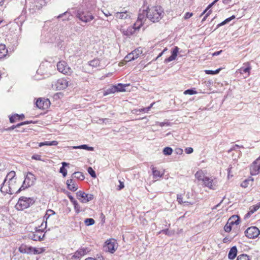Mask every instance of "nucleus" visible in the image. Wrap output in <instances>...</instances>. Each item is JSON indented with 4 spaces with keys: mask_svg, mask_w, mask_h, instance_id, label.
<instances>
[{
    "mask_svg": "<svg viewBox=\"0 0 260 260\" xmlns=\"http://www.w3.org/2000/svg\"><path fill=\"white\" fill-rule=\"evenodd\" d=\"M196 178L201 181L204 187L211 190H215L218 187V181L216 177H209L205 175L202 170L198 171L195 174Z\"/></svg>",
    "mask_w": 260,
    "mask_h": 260,
    "instance_id": "f257e3e1",
    "label": "nucleus"
},
{
    "mask_svg": "<svg viewBox=\"0 0 260 260\" xmlns=\"http://www.w3.org/2000/svg\"><path fill=\"white\" fill-rule=\"evenodd\" d=\"M146 11L147 18L153 22L159 21L162 18L164 13L162 8L159 6L148 8Z\"/></svg>",
    "mask_w": 260,
    "mask_h": 260,
    "instance_id": "f03ea898",
    "label": "nucleus"
},
{
    "mask_svg": "<svg viewBox=\"0 0 260 260\" xmlns=\"http://www.w3.org/2000/svg\"><path fill=\"white\" fill-rule=\"evenodd\" d=\"M143 24V22L141 15H139L137 20L133 26H129L127 28L125 27L124 26H122L120 28V31L123 35L131 36L137 33L141 26H142Z\"/></svg>",
    "mask_w": 260,
    "mask_h": 260,
    "instance_id": "7ed1b4c3",
    "label": "nucleus"
},
{
    "mask_svg": "<svg viewBox=\"0 0 260 260\" xmlns=\"http://www.w3.org/2000/svg\"><path fill=\"white\" fill-rule=\"evenodd\" d=\"M33 203V200L31 198L22 197L19 198L15 207L18 210H23L28 208Z\"/></svg>",
    "mask_w": 260,
    "mask_h": 260,
    "instance_id": "20e7f679",
    "label": "nucleus"
},
{
    "mask_svg": "<svg viewBox=\"0 0 260 260\" xmlns=\"http://www.w3.org/2000/svg\"><path fill=\"white\" fill-rule=\"evenodd\" d=\"M77 17L84 23L90 22L94 18V16L89 11H79L77 14Z\"/></svg>",
    "mask_w": 260,
    "mask_h": 260,
    "instance_id": "39448f33",
    "label": "nucleus"
},
{
    "mask_svg": "<svg viewBox=\"0 0 260 260\" xmlns=\"http://www.w3.org/2000/svg\"><path fill=\"white\" fill-rule=\"evenodd\" d=\"M57 70L67 75H70L72 71L71 68L69 66L67 62L64 60L59 61L57 64Z\"/></svg>",
    "mask_w": 260,
    "mask_h": 260,
    "instance_id": "423d86ee",
    "label": "nucleus"
},
{
    "mask_svg": "<svg viewBox=\"0 0 260 260\" xmlns=\"http://www.w3.org/2000/svg\"><path fill=\"white\" fill-rule=\"evenodd\" d=\"M69 85V81L65 78H60L57 80L52 84V87L56 90H63Z\"/></svg>",
    "mask_w": 260,
    "mask_h": 260,
    "instance_id": "0eeeda50",
    "label": "nucleus"
},
{
    "mask_svg": "<svg viewBox=\"0 0 260 260\" xmlns=\"http://www.w3.org/2000/svg\"><path fill=\"white\" fill-rule=\"evenodd\" d=\"M116 241L113 239L107 240L104 245V250L113 253L117 249Z\"/></svg>",
    "mask_w": 260,
    "mask_h": 260,
    "instance_id": "6e6552de",
    "label": "nucleus"
},
{
    "mask_svg": "<svg viewBox=\"0 0 260 260\" xmlns=\"http://www.w3.org/2000/svg\"><path fill=\"white\" fill-rule=\"evenodd\" d=\"M77 199L82 203H87L94 198V196L90 193H86L82 191H79L76 193Z\"/></svg>",
    "mask_w": 260,
    "mask_h": 260,
    "instance_id": "1a4fd4ad",
    "label": "nucleus"
},
{
    "mask_svg": "<svg viewBox=\"0 0 260 260\" xmlns=\"http://www.w3.org/2000/svg\"><path fill=\"white\" fill-rule=\"evenodd\" d=\"M142 50L140 48H137L128 53L125 57L124 61L129 62L138 58L142 54Z\"/></svg>",
    "mask_w": 260,
    "mask_h": 260,
    "instance_id": "9d476101",
    "label": "nucleus"
},
{
    "mask_svg": "<svg viewBox=\"0 0 260 260\" xmlns=\"http://www.w3.org/2000/svg\"><path fill=\"white\" fill-rule=\"evenodd\" d=\"M44 237L45 234H43V230L36 228L35 232L30 233L28 238L33 241H41Z\"/></svg>",
    "mask_w": 260,
    "mask_h": 260,
    "instance_id": "9b49d317",
    "label": "nucleus"
},
{
    "mask_svg": "<svg viewBox=\"0 0 260 260\" xmlns=\"http://www.w3.org/2000/svg\"><path fill=\"white\" fill-rule=\"evenodd\" d=\"M245 234L248 238L254 239L260 234V231L256 226H251L246 230Z\"/></svg>",
    "mask_w": 260,
    "mask_h": 260,
    "instance_id": "f8f14e48",
    "label": "nucleus"
},
{
    "mask_svg": "<svg viewBox=\"0 0 260 260\" xmlns=\"http://www.w3.org/2000/svg\"><path fill=\"white\" fill-rule=\"evenodd\" d=\"M260 172V156L250 165V173L251 175H256Z\"/></svg>",
    "mask_w": 260,
    "mask_h": 260,
    "instance_id": "ddd939ff",
    "label": "nucleus"
},
{
    "mask_svg": "<svg viewBox=\"0 0 260 260\" xmlns=\"http://www.w3.org/2000/svg\"><path fill=\"white\" fill-rule=\"evenodd\" d=\"M36 105L39 109L45 110L49 107L50 102L49 99L39 98L37 100Z\"/></svg>",
    "mask_w": 260,
    "mask_h": 260,
    "instance_id": "4468645a",
    "label": "nucleus"
},
{
    "mask_svg": "<svg viewBox=\"0 0 260 260\" xmlns=\"http://www.w3.org/2000/svg\"><path fill=\"white\" fill-rule=\"evenodd\" d=\"M9 192L12 194L15 192H18L21 190L23 186L19 187V185L17 184L15 179H10L8 182Z\"/></svg>",
    "mask_w": 260,
    "mask_h": 260,
    "instance_id": "2eb2a0df",
    "label": "nucleus"
},
{
    "mask_svg": "<svg viewBox=\"0 0 260 260\" xmlns=\"http://www.w3.org/2000/svg\"><path fill=\"white\" fill-rule=\"evenodd\" d=\"M188 196V192L187 193L184 192L183 194L178 195L177 201L180 204H186L187 205L192 204V202L189 200Z\"/></svg>",
    "mask_w": 260,
    "mask_h": 260,
    "instance_id": "dca6fc26",
    "label": "nucleus"
},
{
    "mask_svg": "<svg viewBox=\"0 0 260 260\" xmlns=\"http://www.w3.org/2000/svg\"><path fill=\"white\" fill-rule=\"evenodd\" d=\"M36 180L35 176L30 172H28L26 175L23 183L26 186H30L34 184Z\"/></svg>",
    "mask_w": 260,
    "mask_h": 260,
    "instance_id": "f3484780",
    "label": "nucleus"
},
{
    "mask_svg": "<svg viewBox=\"0 0 260 260\" xmlns=\"http://www.w3.org/2000/svg\"><path fill=\"white\" fill-rule=\"evenodd\" d=\"M66 184L68 189L72 191H76L78 188V184L72 177L67 180Z\"/></svg>",
    "mask_w": 260,
    "mask_h": 260,
    "instance_id": "a211bd4d",
    "label": "nucleus"
},
{
    "mask_svg": "<svg viewBox=\"0 0 260 260\" xmlns=\"http://www.w3.org/2000/svg\"><path fill=\"white\" fill-rule=\"evenodd\" d=\"M251 70V67L250 63L249 62H246L243 63V67H241L239 70V73L241 74L247 73V76H249Z\"/></svg>",
    "mask_w": 260,
    "mask_h": 260,
    "instance_id": "6ab92c4d",
    "label": "nucleus"
},
{
    "mask_svg": "<svg viewBox=\"0 0 260 260\" xmlns=\"http://www.w3.org/2000/svg\"><path fill=\"white\" fill-rule=\"evenodd\" d=\"M33 247L22 244L19 248V251L22 253L32 254Z\"/></svg>",
    "mask_w": 260,
    "mask_h": 260,
    "instance_id": "aec40b11",
    "label": "nucleus"
},
{
    "mask_svg": "<svg viewBox=\"0 0 260 260\" xmlns=\"http://www.w3.org/2000/svg\"><path fill=\"white\" fill-rule=\"evenodd\" d=\"M90 250L89 249V248L87 247L80 248L78 250L76 251V252L75 253L74 256L76 257L79 258L80 256L86 254Z\"/></svg>",
    "mask_w": 260,
    "mask_h": 260,
    "instance_id": "412c9836",
    "label": "nucleus"
},
{
    "mask_svg": "<svg viewBox=\"0 0 260 260\" xmlns=\"http://www.w3.org/2000/svg\"><path fill=\"white\" fill-rule=\"evenodd\" d=\"M179 52V48L178 47H175L172 51V54L168 58L166 59V61L170 62L176 58L177 54Z\"/></svg>",
    "mask_w": 260,
    "mask_h": 260,
    "instance_id": "4be33fe9",
    "label": "nucleus"
},
{
    "mask_svg": "<svg viewBox=\"0 0 260 260\" xmlns=\"http://www.w3.org/2000/svg\"><path fill=\"white\" fill-rule=\"evenodd\" d=\"M8 52V49L4 44L0 43V59L6 56Z\"/></svg>",
    "mask_w": 260,
    "mask_h": 260,
    "instance_id": "5701e85b",
    "label": "nucleus"
},
{
    "mask_svg": "<svg viewBox=\"0 0 260 260\" xmlns=\"http://www.w3.org/2000/svg\"><path fill=\"white\" fill-rule=\"evenodd\" d=\"M228 221L230 225H237L239 223L240 217L238 215H233L229 219Z\"/></svg>",
    "mask_w": 260,
    "mask_h": 260,
    "instance_id": "b1692460",
    "label": "nucleus"
},
{
    "mask_svg": "<svg viewBox=\"0 0 260 260\" xmlns=\"http://www.w3.org/2000/svg\"><path fill=\"white\" fill-rule=\"evenodd\" d=\"M237 254V248L236 246H233L230 250L228 254V257L230 259H234Z\"/></svg>",
    "mask_w": 260,
    "mask_h": 260,
    "instance_id": "393cba45",
    "label": "nucleus"
},
{
    "mask_svg": "<svg viewBox=\"0 0 260 260\" xmlns=\"http://www.w3.org/2000/svg\"><path fill=\"white\" fill-rule=\"evenodd\" d=\"M12 225L10 223H7L5 225V228H3V234L5 236H9L12 234L11 233Z\"/></svg>",
    "mask_w": 260,
    "mask_h": 260,
    "instance_id": "a878e982",
    "label": "nucleus"
},
{
    "mask_svg": "<svg viewBox=\"0 0 260 260\" xmlns=\"http://www.w3.org/2000/svg\"><path fill=\"white\" fill-rule=\"evenodd\" d=\"M129 84H122L121 83H118L114 85L115 89L116 92H124L125 91V87L128 86Z\"/></svg>",
    "mask_w": 260,
    "mask_h": 260,
    "instance_id": "bb28decb",
    "label": "nucleus"
},
{
    "mask_svg": "<svg viewBox=\"0 0 260 260\" xmlns=\"http://www.w3.org/2000/svg\"><path fill=\"white\" fill-rule=\"evenodd\" d=\"M115 17L117 19H126L129 17V15L127 14V12H117L115 13Z\"/></svg>",
    "mask_w": 260,
    "mask_h": 260,
    "instance_id": "cd10ccee",
    "label": "nucleus"
},
{
    "mask_svg": "<svg viewBox=\"0 0 260 260\" xmlns=\"http://www.w3.org/2000/svg\"><path fill=\"white\" fill-rule=\"evenodd\" d=\"M71 177L73 179L76 178L79 180H83L85 177L83 174L80 172H75L71 176Z\"/></svg>",
    "mask_w": 260,
    "mask_h": 260,
    "instance_id": "c85d7f7f",
    "label": "nucleus"
},
{
    "mask_svg": "<svg viewBox=\"0 0 260 260\" xmlns=\"http://www.w3.org/2000/svg\"><path fill=\"white\" fill-rule=\"evenodd\" d=\"M152 174L154 178L158 179L161 178L163 176V173H161L160 171L158 170L156 168L153 167L152 169Z\"/></svg>",
    "mask_w": 260,
    "mask_h": 260,
    "instance_id": "c756f323",
    "label": "nucleus"
},
{
    "mask_svg": "<svg viewBox=\"0 0 260 260\" xmlns=\"http://www.w3.org/2000/svg\"><path fill=\"white\" fill-rule=\"evenodd\" d=\"M89 65L93 68L101 67V61L99 58H94L93 60L89 61Z\"/></svg>",
    "mask_w": 260,
    "mask_h": 260,
    "instance_id": "7c9ffc66",
    "label": "nucleus"
},
{
    "mask_svg": "<svg viewBox=\"0 0 260 260\" xmlns=\"http://www.w3.org/2000/svg\"><path fill=\"white\" fill-rule=\"evenodd\" d=\"M61 164L62 167L59 169V172L62 174L63 177H65L67 175V170L65 168V167L68 166L69 164L66 162H62Z\"/></svg>",
    "mask_w": 260,
    "mask_h": 260,
    "instance_id": "2f4dec72",
    "label": "nucleus"
},
{
    "mask_svg": "<svg viewBox=\"0 0 260 260\" xmlns=\"http://www.w3.org/2000/svg\"><path fill=\"white\" fill-rule=\"evenodd\" d=\"M73 148L75 149H83L87 150L88 151H93V150H94L93 147L88 146L85 144L81 145L78 146H73Z\"/></svg>",
    "mask_w": 260,
    "mask_h": 260,
    "instance_id": "473e14b6",
    "label": "nucleus"
},
{
    "mask_svg": "<svg viewBox=\"0 0 260 260\" xmlns=\"http://www.w3.org/2000/svg\"><path fill=\"white\" fill-rule=\"evenodd\" d=\"M164 233L169 236H173L175 234V231L174 230H169L168 229H164L159 232L158 234Z\"/></svg>",
    "mask_w": 260,
    "mask_h": 260,
    "instance_id": "72a5a7b5",
    "label": "nucleus"
},
{
    "mask_svg": "<svg viewBox=\"0 0 260 260\" xmlns=\"http://www.w3.org/2000/svg\"><path fill=\"white\" fill-rule=\"evenodd\" d=\"M115 92H116V89H115L114 85H112L110 88L104 91L103 95L104 96H106L108 94L114 93Z\"/></svg>",
    "mask_w": 260,
    "mask_h": 260,
    "instance_id": "f704fd0d",
    "label": "nucleus"
},
{
    "mask_svg": "<svg viewBox=\"0 0 260 260\" xmlns=\"http://www.w3.org/2000/svg\"><path fill=\"white\" fill-rule=\"evenodd\" d=\"M58 144V142L56 141H52L51 142L49 141H45L44 142L40 143L39 144L40 146L47 145V146H52L54 145L56 146Z\"/></svg>",
    "mask_w": 260,
    "mask_h": 260,
    "instance_id": "c9c22d12",
    "label": "nucleus"
},
{
    "mask_svg": "<svg viewBox=\"0 0 260 260\" xmlns=\"http://www.w3.org/2000/svg\"><path fill=\"white\" fill-rule=\"evenodd\" d=\"M19 114H15L9 117L10 122L11 123H14L16 121H20L19 118Z\"/></svg>",
    "mask_w": 260,
    "mask_h": 260,
    "instance_id": "e433bc0d",
    "label": "nucleus"
},
{
    "mask_svg": "<svg viewBox=\"0 0 260 260\" xmlns=\"http://www.w3.org/2000/svg\"><path fill=\"white\" fill-rule=\"evenodd\" d=\"M46 250L45 248L42 247L39 248H37L35 247H33L32 249V253L34 254H41L44 252Z\"/></svg>",
    "mask_w": 260,
    "mask_h": 260,
    "instance_id": "4c0bfd02",
    "label": "nucleus"
},
{
    "mask_svg": "<svg viewBox=\"0 0 260 260\" xmlns=\"http://www.w3.org/2000/svg\"><path fill=\"white\" fill-rule=\"evenodd\" d=\"M253 180V179H250V178L245 179L244 181H243L241 183V186L243 188H246L249 185V182H250V181L252 182Z\"/></svg>",
    "mask_w": 260,
    "mask_h": 260,
    "instance_id": "58836bf2",
    "label": "nucleus"
},
{
    "mask_svg": "<svg viewBox=\"0 0 260 260\" xmlns=\"http://www.w3.org/2000/svg\"><path fill=\"white\" fill-rule=\"evenodd\" d=\"M218 0H214L212 3L209 4L206 9L203 12V13L201 14V16H202L205 14H206L207 12L210 10V9L214 5Z\"/></svg>",
    "mask_w": 260,
    "mask_h": 260,
    "instance_id": "ea45409f",
    "label": "nucleus"
},
{
    "mask_svg": "<svg viewBox=\"0 0 260 260\" xmlns=\"http://www.w3.org/2000/svg\"><path fill=\"white\" fill-rule=\"evenodd\" d=\"M235 18V16L234 15H233L231 17L228 18H226V19H225L224 21H223L222 22H221L220 23H219L218 26H222L225 24H226L227 23L229 22L230 21H231L232 20L234 19Z\"/></svg>",
    "mask_w": 260,
    "mask_h": 260,
    "instance_id": "a19ab883",
    "label": "nucleus"
},
{
    "mask_svg": "<svg viewBox=\"0 0 260 260\" xmlns=\"http://www.w3.org/2000/svg\"><path fill=\"white\" fill-rule=\"evenodd\" d=\"M173 152V149L169 147H165L163 150V153L166 155H170Z\"/></svg>",
    "mask_w": 260,
    "mask_h": 260,
    "instance_id": "79ce46f5",
    "label": "nucleus"
},
{
    "mask_svg": "<svg viewBox=\"0 0 260 260\" xmlns=\"http://www.w3.org/2000/svg\"><path fill=\"white\" fill-rule=\"evenodd\" d=\"M221 70V68H219L215 71L205 70V72L206 74L215 75L217 74Z\"/></svg>",
    "mask_w": 260,
    "mask_h": 260,
    "instance_id": "37998d69",
    "label": "nucleus"
},
{
    "mask_svg": "<svg viewBox=\"0 0 260 260\" xmlns=\"http://www.w3.org/2000/svg\"><path fill=\"white\" fill-rule=\"evenodd\" d=\"M260 209V202L257 203L255 205L250 206L249 208L250 211H256Z\"/></svg>",
    "mask_w": 260,
    "mask_h": 260,
    "instance_id": "c03bdc74",
    "label": "nucleus"
},
{
    "mask_svg": "<svg viewBox=\"0 0 260 260\" xmlns=\"http://www.w3.org/2000/svg\"><path fill=\"white\" fill-rule=\"evenodd\" d=\"M84 222L87 226H89L94 224L95 221L93 218H90L85 219Z\"/></svg>",
    "mask_w": 260,
    "mask_h": 260,
    "instance_id": "a18cd8bd",
    "label": "nucleus"
},
{
    "mask_svg": "<svg viewBox=\"0 0 260 260\" xmlns=\"http://www.w3.org/2000/svg\"><path fill=\"white\" fill-rule=\"evenodd\" d=\"M237 260H250V259L248 255L242 254L237 257Z\"/></svg>",
    "mask_w": 260,
    "mask_h": 260,
    "instance_id": "49530a36",
    "label": "nucleus"
},
{
    "mask_svg": "<svg viewBox=\"0 0 260 260\" xmlns=\"http://www.w3.org/2000/svg\"><path fill=\"white\" fill-rule=\"evenodd\" d=\"M184 94H189V95H192L195 94L197 93V91L195 90H193V89H189L187 90H186L183 92Z\"/></svg>",
    "mask_w": 260,
    "mask_h": 260,
    "instance_id": "de8ad7c7",
    "label": "nucleus"
},
{
    "mask_svg": "<svg viewBox=\"0 0 260 260\" xmlns=\"http://www.w3.org/2000/svg\"><path fill=\"white\" fill-rule=\"evenodd\" d=\"M88 173L91 175L93 178L96 177V174L95 171L92 169L91 167H89L87 169Z\"/></svg>",
    "mask_w": 260,
    "mask_h": 260,
    "instance_id": "09e8293b",
    "label": "nucleus"
},
{
    "mask_svg": "<svg viewBox=\"0 0 260 260\" xmlns=\"http://www.w3.org/2000/svg\"><path fill=\"white\" fill-rule=\"evenodd\" d=\"M68 197L70 200L71 202L75 205V206H76V205L77 204V202L75 200L73 197L71 195L70 192L68 193Z\"/></svg>",
    "mask_w": 260,
    "mask_h": 260,
    "instance_id": "8fccbe9b",
    "label": "nucleus"
},
{
    "mask_svg": "<svg viewBox=\"0 0 260 260\" xmlns=\"http://www.w3.org/2000/svg\"><path fill=\"white\" fill-rule=\"evenodd\" d=\"M16 173L15 171H11L7 175V177L9 178V180L10 179H15L14 178L15 176Z\"/></svg>",
    "mask_w": 260,
    "mask_h": 260,
    "instance_id": "3c124183",
    "label": "nucleus"
},
{
    "mask_svg": "<svg viewBox=\"0 0 260 260\" xmlns=\"http://www.w3.org/2000/svg\"><path fill=\"white\" fill-rule=\"evenodd\" d=\"M232 225L228 224V222L227 223L224 225V230L226 232H230L232 230Z\"/></svg>",
    "mask_w": 260,
    "mask_h": 260,
    "instance_id": "603ef678",
    "label": "nucleus"
},
{
    "mask_svg": "<svg viewBox=\"0 0 260 260\" xmlns=\"http://www.w3.org/2000/svg\"><path fill=\"white\" fill-rule=\"evenodd\" d=\"M56 212H52V213L51 214H50V215H47V212H46V214H45V215L44 216V220L45 219H46V221H45V226H44V228H46L47 227V219L49 218V217L52 215H54L55 214Z\"/></svg>",
    "mask_w": 260,
    "mask_h": 260,
    "instance_id": "864d4df0",
    "label": "nucleus"
},
{
    "mask_svg": "<svg viewBox=\"0 0 260 260\" xmlns=\"http://www.w3.org/2000/svg\"><path fill=\"white\" fill-rule=\"evenodd\" d=\"M233 169V167L232 166H230L228 168L227 171H228V178L229 179L230 177H232L233 176V175L232 174V170Z\"/></svg>",
    "mask_w": 260,
    "mask_h": 260,
    "instance_id": "5fc2aeb1",
    "label": "nucleus"
},
{
    "mask_svg": "<svg viewBox=\"0 0 260 260\" xmlns=\"http://www.w3.org/2000/svg\"><path fill=\"white\" fill-rule=\"evenodd\" d=\"M31 123H32L31 121H26L17 124L15 127H19L21 125L30 124Z\"/></svg>",
    "mask_w": 260,
    "mask_h": 260,
    "instance_id": "6e6d98bb",
    "label": "nucleus"
},
{
    "mask_svg": "<svg viewBox=\"0 0 260 260\" xmlns=\"http://www.w3.org/2000/svg\"><path fill=\"white\" fill-rule=\"evenodd\" d=\"M193 148L191 147H187L185 149V152L186 154H190L193 152Z\"/></svg>",
    "mask_w": 260,
    "mask_h": 260,
    "instance_id": "4d7b16f0",
    "label": "nucleus"
},
{
    "mask_svg": "<svg viewBox=\"0 0 260 260\" xmlns=\"http://www.w3.org/2000/svg\"><path fill=\"white\" fill-rule=\"evenodd\" d=\"M192 13L187 12L185 14L184 18L185 19H187L189 18H190L192 16Z\"/></svg>",
    "mask_w": 260,
    "mask_h": 260,
    "instance_id": "13d9d810",
    "label": "nucleus"
},
{
    "mask_svg": "<svg viewBox=\"0 0 260 260\" xmlns=\"http://www.w3.org/2000/svg\"><path fill=\"white\" fill-rule=\"evenodd\" d=\"M211 13H212V10H209L207 12V13L205 14V16L204 17L203 19H202V21H204L206 20L207 18L211 14Z\"/></svg>",
    "mask_w": 260,
    "mask_h": 260,
    "instance_id": "bf43d9fd",
    "label": "nucleus"
},
{
    "mask_svg": "<svg viewBox=\"0 0 260 260\" xmlns=\"http://www.w3.org/2000/svg\"><path fill=\"white\" fill-rule=\"evenodd\" d=\"M175 151H176V153L178 154L181 155L183 153V149L181 148H176L175 149Z\"/></svg>",
    "mask_w": 260,
    "mask_h": 260,
    "instance_id": "052dcab7",
    "label": "nucleus"
},
{
    "mask_svg": "<svg viewBox=\"0 0 260 260\" xmlns=\"http://www.w3.org/2000/svg\"><path fill=\"white\" fill-rule=\"evenodd\" d=\"M222 202H223V200H222L219 204H218L217 205L215 206V207H214L213 208H212V209H217L218 210H220V209H218V208L221 206V205L222 204Z\"/></svg>",
    "mask_w": 260,
    "mask_h": 260,
    "instance_id": "680f3d73",
    "label": "nucleus"
},
{
    "mask_svg": "<svg viewBox=\"0 0 260 260\" xmlns=\"http://www.w3.org/2000/svg\"><path fill=\"white\" fill-rule=\"evenodd\" d=\"M41 156L40 155H34L32 156V159L36 160H41Z\"/></svg>",
    "mask_w": 260,
    "mask_h": 260,
    "instance_id": "e2e57ef3",
    "label": "nucleus"
},
{
    "mask_svg": "<svg viewBox=\"0 0 260 260\" xmlns=\"http://www.w3.org/2000/svg\"><path fill=\"white\" fill-rule=\"evenodd\" d=\"M138 111H139L140 112L145 113V112H147L148 110H147V109H146V108H143L139 109L138 110Z\"/></svg>",
    "mask_w": 260,
    "mask_h": 260,
    "instance_id": "0e129e2a",
    "label": "nucleus"
},
{
    "mask_svg": "<svg viewBox=\"0 0 260 260\" xmlns=\"http://www.w3.org/2000/svg\"><path fill=\"white\" fill-rule=\"evenodd\" d=\"M183 232V230L182 229H178L176 232V234L177 235H180L182 234Z\"/></svg>",
    "mask_w": 260,
    "mask_h": 260,
    "instance_id": "69168bd1",
    "label": "nucleus"
},
{
    "mask_svg": "<svg viewBox=\"0 0 260 260\" xmlns=\"http://www.w3.org/2000/svg\"><path fill=\"white\" fill-rule=\"evenodd\" d=\"M119 182H120V185L119 186V189L120 190L124 187V184H123V182H121L120 181H119Z\"/></svg>",
    "mask_w": 260,
    "mask_h": 260,
    "instance_id": "338daca9",
    "label": "nucleus"
},
{
    "mask_svg": "<svg viewBox=\"0 0 260 260\" xmlns=\"http://www.w3.org/2000/svg\"><path fill=\"white\" fill-rule=\"evenodd\" d=\"M221 52H222V50H220L219 51H216V52H215L212 55H213V56H217V55H219Z\"/></svg>",
    "mask_w": 260,
    "mask_h": 260,
    "instance_id": "774afa93",
    "label": "nucleus"
}]
</instances>
